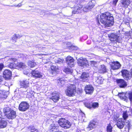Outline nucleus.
Returning a JSON list of instances; mask_svg holds the SVG:
<instances>
[{"instance_id":"864d4df0","label":"nucleus","mask_w":132,"mask_h":132,"mask_svg":"<svg viewBox=\"0 0 132 132\" xmlns=\"http://www.w3.org/2000/svg\"><path fill=\"white\" fill-rule=\"evenodd\" d=\"M63 82H64V81L63 80H62L60 81V82L62 83Z\"/></svg>"},{"instance_id":"37998d69","label":"nucleus","mask_w":132,"mask_h":132,"mask_svg":"<svg viewBox=\"0 0 132 132\" xmlns=\"http://www.w3.org/2000/svg\"><path fill=\"white\" fill-rule=\"evenodd\" d=\"M91 63V65L92 66L93 65H94L96 64L97 63V62L94 61H92L90 62Z\"/></svg>"},{"instance_id":"20e7f679","label":"nucleus","mask_w":132,"mask_h":132,"mask_svg":"<svg viewBox=\"0 0 132 132\" xmlns=\"http://www.w3.org/2000/svg\"><path fill=\"white\" fill-rule=\"evenodd\" d=\"M58 123L61 127L65 129L69 128L71 125L69 121L63 118L60 119L58 121Z\"/></svg>"},{"instance_id":"3c124183","label":"nucleus","mask_w":132,"mask_h":132,"mask_svg":"<svg viewBox=\"0 0 132 132\" xmlns=\"http://www.w3.org/2000/svg\"><path fill=\"white\" fill-rule=\"evenodd\" d=\"M118 118V117H117V118H114L113 119V120H117V119Z\"/></svg>"},{"instance_id":"ddd939ff","label":"nucleus","mask_w":132,"mask_h":132,"mask_svg":"<svg viewBox=\"0 0 132 132\" xmlns=\"http://www.w3.org/2000/svg\"><path fill=\"white\" fill-rule=\"evenodd\" d=\"M85 90L87 94H92L94 91V88L91 85H88L85 86Z\"/></svg>"},{"instance_id":"8fccbe9b","label":"nucleus","mask_w":132,"mask_h":132,"mask_svg":"<svg viewBox=\"0 0 132 132\" xmlns=\"http://www.w3.org/2000/svg\"><path fill=\"white\" fill-rule=\"evenodd\" d=\"M3 67H0V71H1L3 68Z\"/></svg>"},{"instance_id":"cd10ccee","label":"nucleus","mask_w":132,"mask_h":132,"mask_svg":"<svg viewBox=\"0 0 132 132\" xmlns=\"http://www.w3.org/2000/svg\"><path fill=\"white\" fill-rule=\"evenodd\" d=\"M57 126H56L55 125L51 124L49 128V131L50 132L54 131H55V130L57 128Z\"/></svg>"},{"instance_id":"aec40b11","label":"nucleus","mask_w":132,"mask_h":132,"mask_svg":"<svg viewBox=\"0 0 132 132\" xmlns=\"http://www.w3.org/2000/svg\"><path fill=\"white\" fill-rule=\"evenodd\" d=\"M54 102H56L57 101L59 98V94L58 93L53 94L52 97L50 98Z\"/></svg>"},{"instance_id":"2eb2a0df","label":"nucleus","mask_w":132,"mask_h":132,"mask_svg":"<svg viewBox=\"0 0 132 132\" xmlns=\"http://www.w3.org/2000/svg\"><path fill=\"white\" fill-rule=\"evenodd\" d=\"M7 124L5 119L0 117V128H3L6 127Z\"/></svg>"},{"instance_id":"13d9d810","label":"nucleus","mask_w":132,"mask_h":132,"mask_svg":"<svg viewBox=\"0 0 132 132\" xmlns=\"http://www.w3.org/2000/svg\"><path fill=\"white\" fill-rule=\"evenodd\" d=\"M98 22H99V20H98Z\"/></svg>"},{"instance_id":"79ce46f5","label":"nucleus","mask_w":132,"mask_h":132,"mask_svg":"<svg viewBox=\"0 0 132 132\" xmlns=\"http://www.w3.org/2000/svg\"><path fill=\"white\" fill-rule=\"evenodd\" d=\"M16 66H25V65L24 63L20 62L18 63V65Z\"/></svg>"},{"instance_id":"412c9836","label":"nucleus","mask_w":132,"mask_h":132,"mask_svg":"<svg viewBox=\"0 0 132 132\" xmlns=\"http://www.w3.org/2000/svg\"><path fill=\"white\" fill-rule=\"evenodd\" d=\"M116 125L117 127L119 129H122L124 127L125 125V122L122 120H119L117 121Z\"/></svg>"},{"instance_id":"a19ab883","label":"nucleus","mask_w":132,"mask_h":132,"mask_svg":"<svg viewBox=\"0 0 132 132\" xmlns=\"http://www.w3.org/2000/svg\"><path fill=\"white\" fill-rule=\"evenodd\" d=\"M64 61V59H59L57 61V62L60 63H63Z\"/></svg>"},{"instance_id":"49530a36","label":"nucleus","mask_w":132,"mask_h":132,"mask_svg":"<svg viewBox=\"0 0 132 132\" xmlns=\"http://www.w3.org/2000/svg\"><path fill=\"white\" fill-rule=\"evenodd\" d=\"M72 48H73V47H74V48H73V49H74V50H76L77 49V48L76 47H75V46H72Z\"/></svg>"},{"instance_id":"f257e3e1","label":"nucleus","mask_w":132,"mask_h":132,"mask_svg":"<svg viewBox=\"0 0 132 132\" xmlns=\"http://www.w3.org/2000/svg\"><path fill=\"white\" fill-rule=\"evenodd\" d=\"M100 21L106 27L111 26L114 22L113 17L108 12L102 14L100 16Z\"/></svg>"},{"instance_id":"9d476101","label":"nucleus","mask_w":132,"mask_h":132,"mask_svg":"<svg viewBox=\"0 0 132 132\" xmlns=\"http://www.w3.org/2000/svg\"><path fill=\"white\" fill-rule=\"evenodd\" d=\"M3 76L4 78L6 80H9L11 79L12 76L11 72L9 70H5L3 72Z\"/></svg>"},{"instance_id":"ea45409f","label":"nucleus","mask_w":132,"mask_h":132,"mask_svg":"<svg viewBox=\"0 0 132 132\" xmlns=\"http://www.w3.org/2000/svg\"><path fill=\"white\" fill-rule=\"evenodd\" d=\"M31 132H38V130L37 129H35L34 127H32V128L30 130Z\"/></svg>"},{"instance_id":"a18cd8bd","label":"nucleus","mask_w":132,"mask_h":132,"mask_svg":"<svg viewBox=\"0 0 132 132\" xmlns=\"http://www.w3.org/2000/svg\"><path fill=\"white\" fill-rule=\"evenodd\" d=\"M118 1V0H113V4L114 5H116Z\"/></svg>"},{"instance_id":"4c0bfd02","label":"nucleus","mask_w":132,"mask_h":132,"mask_svg":"<svg viewBox=\"0 0 132 132\" xmlns=\"http://www.w3.org/2000/svg\"><path fill=\"white\" fill-rule=\"evenodd\" d=\"M96 82L99 84H101L103 83V80L101 79V78H98L96 80Z\"/></svg>"},{"instance_id":"6e6552de","label":"nucleus","mask_w":132,"mask_h":132,"mask_svg":"<svg viewBox=\"0 0 132 132\" xmlns=\"http://www.w3.org/2000/svg\"><path fill=\"white\" fill-rule=\"evenodd\" d=\"M94 0L89 1L87 5L83 8V11L85 12L90 11L94 5Z\"/></svg>"},{"instance_id":"f3484780","label":"nucleus","mask_w":132,"mask_h":132,"mask_svg":"<svg viewBox=\"0 0 132 132\" xmlns=\"http://www.w3.org/2000/svg\"><path fill=\"white\" fill-rule=\"evenodd\" d=\"M89 77V73L85 72H83L81 76V80L83 81H85L88 80Z\"/></svg>"},{"instance_id":"a878e982","label":"nucleus","mask_w":132,"mask_h":132,"mask_svg":"<svg viewBox=\"0 0 132 132\" xmlns=\"http://www.w3.org/2000/svg\"><path fill=\"white\" fill-rule=\"evenodd\" d=\"M17 60L16 58H11L9 59L8 61L10 62V64L9 66H15V63H14Z\"/></svg>"},{"instance_id":"c756f323","label":"nucleus","mask_w":132,"mask_h":132,"mask_svg":"<svg viewBox=\"0 0 132 132\" xmlns=\"http://www.w3.org/2000/svg\"><path fill=\"white\" fill-rule=\"evenodd\" d=\"M98 70V72L101 73H104L106 72V69L105 67H101Z\"/></svg>"},{"instance_id":"1a4fd4ad","label":"nucleus","mask_w":132,"mask_h":132,"mask_svg":"<svg viewBox=\"0 0 132 132\" xmlns=\"http://www.w3.org/2000/svg\"><path fill=\"white\" fill-rule=\"evenodd\" d=\"M78 63L80 66H87L89 65L88 61L86 58L81 57L78 60Z\"/></svg>"},{"instance_id":"dca6fc26","label":"nucleus","mask_w":132,"mask_h":132,"mask_svg":"<svg viewBox=\"0 0 132 132\" xmlns=\"http://www.w3.org/2000/svg\"><path fill=\"white\" fill-rule=\"evenodd\" d=\"M65 60L68 65H73L74 59L72 57L68 56L66 58Z\"/></svg>"},{"instance_id":"393cba45","label":"nucleus","mask_w":132,"mask_h":132,"mask_svg":"<svg viewBox=\"0 0 132 132\" xmlns=\"http://www.w3.org/2000/svg\"><path fill=\"white\" fill-rule=\"evenodd\" d=\"M63 71L66 73H72L73 70L72 69L71 67H68L64 69Z\"/></svg>"},{"instance_id":"c03bdc74","label":"nucleus","mask_w":132,"mask_h":132,"mask_svg":"<svg viewBox=\"0 0 132 132\" xmlns=\"http://www.w3.org/2000/svg\"><path fill=\"white\" fill-rule=\"evenodd\" d=\"M111 68L113 70L117 69L119 68V67H111Z\"/></svg>"},{"instance_id":"4d7b16f0","label":"nucleus","mask_w":132,"mask_h":132,"mask_svg":"<svg viewBox=\"0 0 132 132\" xmlns=\"http://www.w3.org/2000/svg\"><path fill=\"white\" fill-rule=\"evenodd\" d=\"M33 67H31V66L30 67H31V68H32Z\"/></svg>"},{"instance_id":"f03ea898","label":"nucleus","mask_w":132,"mask_h":132,"mask_svg":"<svg viewBox=\"0 0 132 132\" xmlns=\"http://www.w3.org/2000/svg\"><path fill=\"white\" fill-rule=\"evenodd\" d=\"M3 112L5 115L9 119H13L16 117L15 112L9 107L4 108Z\"/></svg>"},{"instance_id":"4468645a","label":"nucleus","mask_w":132,"mask_h":132,"mask_svg":"<svg viewBox=\"0 0 132 132\" xmlns=\"http://www.w3.org/2000/svg\"><path fill=\"white\" fill-rule=\"evenodd\" d=\"M49 71V73H50V75L51 76L59 72L60 70L58 67H51V69Z\"/></svg>"},{"instance_id":"2f4dec72","label":"nucleus","mask_w":132,"mask_h":132,"mask_svg":"<svg viewBox=\"0 0 132 132\" xmlns=\"http://www.w3.org/2000/svg\"><path fill=\"white\" fill-rule=\"evenodd\" d=\"M123 117L124 120H126L128 117V116L126 111H124L123 113Z\"/></svg>"},{"instance_id":"603ef678","label":"nucleus","mask_w":132,"mask_h":132,"mask_svg":"<svg viewBox=\"0 0 132 132\" xmlns=\"http://www.w3.org/2000/svg\"><path fill=\"white\" fill-rule=\"evenodd\" d=\"M0 66H4L3 64L2 63H0Z\"/></svg>"},{"instance_id":"5701e85b","label":"nucleus","mask_w":132,"mask_h":132,"mask_svg":"<svg viewBox=\"0 0 132 132\" xmlns=\"http://www.w3.org/2000/svg\"><path fill=\"white\" fill-rule=\"evenodd\" d=\"M31 74L33 77H39L41 76L40 73L38 71L34 70L32 71Z\"/></svg>"},{"instance_id":"bb28decb","label":"nucleus","mask_w":132,"mask_h":132,"mask_svg":"<svg viewBox=\"0 0 132 132\" xmlns=\"http://www.w3.org/2000/svg\"><path fill=\"white\" fill-rule=\"evenodd\" d=\"M129 0H121V3L123 6L127 7L130 4Z\"/></svg>"},{"instance_id":"0eeeda50","label":"nucleus","mask_w":132,"mask_h":132,"mask_svg":"<svg viewBox=\"0 0 132 132\" xmlns=\"http://www.w3.org/2000/svg\"><path fill=\"white\" fill-rule=\"evenodd\" d=\"M29 105L26 102H22L20 104L19 109L20 111H24L29 109Z\"/></svg>"},{"instance_id":"58836bf2","label":"nucleus","mask_w":132,"mask_h":132,"mask_svg":"<svg viewBox=\"0 0 132 132\" xmlns=\"http://www.w3.org/2000/svg\"><path fill=\"white\" fill-rule=\"evenodd\" d=\"M21 37V36H20L18 34H15L14 35V37L12 38V39L13 40H15V39H16L18 38H20Z\"/></svg>"},{"instance_id":"6e6d98bb","label":"nucleus","mask_w":132,"mask_h":132,"mask_svg":"<svg viewBox=\"0 0 132 132\" xmlns=\"http://www.w3.org/2000/svg\"><path fill=\"white\" fill-rule=\"evenodd\" d=\"M45 60L44 59H43L42 60V61H43H43H44Z\"/></svg>"},{"instance_id":"72a5a7b5","label":"nucleus","mask_w":132,"mask_h":132,"mask_svg":"<svg viewBox=\"0 0 132 132\" xmlns=\"http://www.w3.org/2000/svg\"><path fill=\"white\" fill-rule=\"evenodd\" d=\"M5 84V81H4V78L2 76H0V84L4 85Z\"/></svg>"},{"instance_id":"7c9ffc66","label":"nucleus","mask_w":132,"mask_h":132,"mask_svg":"<svg viewBox=\"0 0 132 132\" xmlns=\"http://www.w3.org/2000/svg\"><path fill=\"white\" fill-rule=\"evenodd\" d=\"M99 106L98 104V103H92V108L96 109L98 108Z\"/></svg>"},{"instance_id":"de8ad7c7","label":"nucleus","mask_w":132,"mask_h":132,"mask_svg":"<svg viewBox=\"0 0 132 132\" xmlns=\"http://www.w3.org/2000/svg\"><path fill=\"white\" fill-rule=\"evenodd\" d=\"M125 24L127 25L128 27H129L130 26L129 23L128 22H126V23Z\"/></svg>"},{"instance_id":"7ed1b4c3","label":"nucleus","mask_w":132,"mask_h":132,"mask_svg":"<svg viewBox=\"0 0 132 132\" xmlns=\"http://www.w3.org/2000/svg\"><path fill=\"white\" fill-rule=\"evenodd\" d=\"M76 92V87L74 85H69L65 91L66 95L69 96H73Z\"/></svg>"},{"instance_id":"b1692460","label":"nucleus","mask_w":132,"mask_h":132,"mask_svg":"<svg viewBox=\"0 0 132 132\" xmlns=\"http://www.w3.org/2000/svg\"><path fill=\"white\" fill-rule=\"evenodd\" d=\"M12 67L11 68H14V67H15V68H18L19 67H20V70H21L22 69L24 70L23 73L26 75H27L29 73V70L28 69L27 70H24L26 69L25 67Z\"/></svg>"},{"instance_id":"e433bc0d","label":"nucleus","mask_w":132,"mask_h":132,"mask_svg":"<svg viewBox=\"0 0 132 132\" xmlns=\"http://www.w3.org/2000/svg\"><path fill=\"white\" fill-rule=\"evenodd\" d=\"M84 104L85 106L87 108L89 109L92 108V104H90L88 102H85Z\"/></svg>"},{"instance_id":"09e8293b","label":"nucleus","mask_w":132,"mask_h":132,"mask_svg":"<svg viewBox=\"0 0 132 132\" xmlns=\"http://www.w3.org/2000/svg\"><path fill=\"white\" fill-rule=\"evenodd\" d=\"M21 5H22L20 3H19L17 5V6H18V7H20L21 6Z\"/></svg>"},{"instance_id":"f704fd0d","label":"nucleus","mask_w":132,"mask_h":132,"mask_svg":"<svg viewBox=\"0 0 132 132\" xmlns=\"http://www.w3.org/2000/svg\"><path fill=\"white\" fill-rule=\"evenodd\" d=\"M113 65H112V66H120L121 65L120 64V63L117 61L116 62H113L112 63Z\"/></svg>"},{"instance_id":"9b49d317","label":"nucleus","mask_w":132,"mask_h":132,"mask_svg":"<svg viewBox=\"0 0 132 132\" xmlns=\"http://www.w3.org/2000/svg\"><path fill=\"white\" fill-rule=\"evenodd\" d=\"M116 82L120 87H125L127 86L126 82L123 79H118L116 80Z\"/></svg>"},{"instance_id":"5fc2aeb1","label":"nucleus","mask_w":132,"mask_h":132,"mask_svg":"<svg viewBox=\"0 0 132 132\" xmlns=\"http://www.w3.org/2000/svg\"><path fill=\"white\" fill-rule=\"evenodd\" d=\"M76 132H80V131H79L78 130H77L76 131Z\"/></svg>"},{"instance_id":"473e14b6","label":"nucleus","mask_w":132,"mask_h":132,"mask_svg":"<svg viewBox=\"0 0 132 132\" xmlns=\"http://www.w3.org/2000/svg\"><path fill=\"white\" fill-rule=\"evenodd\" d=\"M28 65L29 66H35L36 65L35 63L32 62L31 61H29L28 62Z\"/></svg>"},{"instance_id":"4be33fe9","label":"nucleus","mask_w":132,"mask_h":132,"mask_svg":"<svg viewBox=\"0 0 132 132\" xmlns=\"http://www.w3.org/2000/svg\"><path fill=\"white\" fill-rule=\"evenodd\" d=\"M122 76L126 78H128L129 74L128 71L126 70H122L121 71Z\"/></svg>"},{"instance_id":"f8f14e48","label":"nucleus","mask_w":132,"mask_h":132,"mask_svg":"<svg viewBox=\"0 0 132 132\" xmlns=\"http://www.w3.org/2000/svg\"><path fill=\"white\" fill-rule=\"evenodd\" d=\"M81 5L78 4L73 8L72 13L73 14L78 13L80 11V10L82 8Z\"/></svg>"},{"instance_id":"39448f33","label":"nucleus","mask_w":132,"mask_h":132,"mask_svg":"<svg viewBox=\"0 0 132 132\" xmlns=\"http://www.w3.org/2000/svg\"><path fill=\"white\" fill-rule=\"evenodd\" d=\"M118 95L121 98L124 100L129 99L130 103L132 104V93L131 92L127 93L125 94L124 93H120Z\"/></svg>"},{"instance_id":"a211bd4d","label":"nucleus","mask_w":132,"mask_h":132,"mask_svg":"<svg viewBox=\"0 0 132 132\" xmlns=\"http://www.w3.org/2000/svg\"><path fill=\"white\" fill-rule=\"evenodd\" d=\"M96 123L94 121L90 122L89 124L88 127L87 128V130L89 131L95 128L97 126Z\"/></svg>"},{"instance_id":"c85d7f7f","label":"nucleus","mask_w":132,"mask_h":132,"mask_svg":"<svg viewBox=\"0 0 132 132\" xmlns=\"http://www.w3.org/2000/svg\"><path fill=\"white\" fill-rule=\"evenodd\" d=\"M7 96L5 94L4 91L2 90H0V98H4L5 99Z\"/></svg>"},{"instance_id":"423d86ee","label":"nucleus","mask_w":132,"mask_h":132,"mask_svg":"<svg viewBox=\"0 0 132 132\" xmlns=\"http://www.w3.org/2000/svg\"><path fill=\"white\" fill-rule=\"evenodd\" d=\"M29 79H24L21 81L20 82V85L22 87L26 89L24 91L25 92H27V93L29 92L28 91V89L29 88Z\"/></svg>"},{"instance_id":"6ab92c4d","label":"nucleus","mask_w":132,"mask_h":132,"mask_svg":"<svg viewBox=\"0 0 132 132\" xmlns=\"http://www.w3.org/2000/svg\"><path fill=\"white\" fill-rule=\"evenodd\" d=\"M110 40L112 41H115L117 40L118 36L117 35L114 33H111L109 35Z\"/></svg>"},{"instance_id":"c9c22d12","label":"nucleus","mask_w":132,"mask_h":132,"mask_svg":"<svg viewBox=\"0 0 132 132\" xmlns=\"http://www.w3.org/2000/svg\"><path fill=\"white\" fill-rule=\"evenodd\" d=\"M112 127L110 125H109L107 127V132H112Z\"/></svg>"}]
</instances>
